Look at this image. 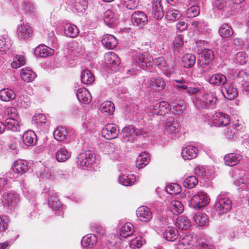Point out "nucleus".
Wrapping results in <instances>:
<instances>
[{
  "label": "nucleus",
  "mask_w": 249,
  "mask_h": 249,
  "mask_svg": "<svg viewBox=\"0 0 249 249\" xmlns=\"http://www.w3.org/2000/svg\"><path fill=\"white\" fill-rule=\"evenodd\" d=\"M157 218L159 222L158 233L168 241H175L178 237V231L175 228L168 226L167 204L164 200H157Z\"/></svg>",
  "instance_id": "nucleus-1"
},
{
  "label": "nucleus",
  "mask_w": 249,
  "mask_h": 249,
  "mask_svg": "<svg viewBox=\"0 0 249 249\" xmlns=\"http://www.w3.org/2000/svg\"><path fill=\"white\" fill-rule=\"evenodd\" d=\"M30 167L29 163L25 160H18L15 161L9 172L10 178H16L25 174Z\"/></svg>",
  "instance_id": "nucleus-2"
},
{
  "label": "nucleus",
  "mask_w": 249,
  "mask_h": 249,
  "mask_svg": "<svg viewBox=\"0 0 249 249\" xmlns=\"http://www.w3.org/2000/svg\"><path fill=\"white\" fill-rule=\"evenodd\" d=\"M215 207L219 214L226 213L232 208L231 200L224 194H220L217 196Z\"/></svg>",
  "instance_id": "nucleus-3"
},
{
  "label": "nucleus",
  "mask_w": 249,
  "mask_h": 249,
  "mask_svg": "<svg viewBox=\"0 0 249 249\" xmlns=\"http://www.w3.org/2000/svg\"><path fill=\"white\" fill-rule=\"evenodd\" d=\"M165 132L171 139H173L179 132L180 125L177 120L172 116L166 117L164 124Z\"/></svg>",
  "instance_id": "nucleus-4"
},
{
  "label": "nucleus",
  "mask_w": 249,
  "mask_h": 249,
  "mask_svg": "<svg viewBox=\"0 0 249 249\" xmlns=\"http://www.w3.org/2000/svg\"><path fill=\"white\" fill-rule=\"evenodd\" d=\"M132 58L143 69H150L153 63L152 57L147 53L134 51L132 52Z\"/></svg>",
  "instance_id": "nucleus-5"
},
{
  "label": "nucleus",
  "mask_w": 249,
  "mask_h": 249,
  "mask_svg": "<svg viewBox=\"0 0 249 249\" xmlns=\"http://www.w3.org/2000/svg\"><path fill=\"white\" fill-rule=\"evenodd\" d=\"M210 202V198L206 193L198 192L191 199V204L195 209H200L206 206Z\"/></svg>",
  "instance_id": "nucleus-6"
},
{
  "label": "nucleus",
  "mask_w": 249,
  "mask_h": 249,
  "mask_svg": "<svg viewBox=\"0 0 249 249\" xmlns=\"http://www.w3.org/2000/svg\"><path fill=\"white\" fill-rule=\"evenodd\" d=\"M120 171L121 175L118 178L119 183L125 186L132 185L136 181V177L133 174L128 173L130 167L123 166Z\"/></svg>",
  "instance_id": "nucleus-7"
},
{
  "label": "nucleus",
  "mask_w": 249,
  "mask_h": 249,
  "mask_svg": "<svg viewBox=\"0 0 249 249\" xmlns=\"http://www.w3.org/2000/svg\"><path fill=\"white\" fill-rule=\"evenodd\" d=\"M3 199L1 203L10 209L15 207L18 202L19 199L18 195L14 192H8L3 195Z\"/></svg>",
  "instance_id": "nucleus-8"
},
{
  "label": "nucleus",
  "mask_w": 249,
  "mask_h": 249,
  "mask_svg": "<svg viewBox=\"0 0 249 249\" xmlns=\"http://www.w3.org/2000/svg\"><path fill=\"white\" fill-rule=\"evenodd\" d=\"M95 161L93 154L90 151L80 153L77 157V163L81 167H88Z\"/></svg>",
  "instance_id": "nucleus-9"
},
{
  "label": "nucleus",
  "mask_w": 249,
  "mask_h": 249,
  "mask_svg": "<svg viewBox=\"0 0 249 249\" xmlns=\"http://www.w3.org/2000/svg\"><path fill=\"white\" fill-rule=\"evenodd\" d=\"M119 132L118 126L114 124L106 125L102 130V136L107 139L110 140L116 138Z\"/></svg>",
  "instance_id": "nucleus-10"
},
{
  "label": "nucleus",
  "mask_w": 249,
  "mask_h": 249,
  "mask_svg": "<svg viewBox=\"0 0 249 249\" xmlns=\"http://www.w3.org/2000/svg\"><path fill=\"white\" fill-rule=\"evenodd\" d=\"M217 97L214 92H205L202 96L201 107L203 108H213L217 102Z\"/></svg>",
  "instance_id": "nucleus-11"
},
{
  "label": "nucleus",
  "mask_w": 249,
  "mask_h": 249,
  "mask_svg": "<svg viewBox=\"0 0 249 249\" xmlns=\"http://www.w3.org/2000/svg\"><path fill=\"white\" fill-rule=\"evenodd\" d=\"M205 78L206 81L213 86H222L225 85L227 83V77L221 73L205 75Z\"/></svg>",
  "instance_id": "nucleus-12"
},
{
  "label": "nucleus",
  "mask_w": 249,
  "mask_h": 249,
  "mask_svg": "<svg viewBox=\"0 0 249 249\" xmlns=\"http://www.w3.org/2000/svg\"><path fill=\"white\" fill-rule=\"evenodd\" d=\"M213 124L218 127L227 126L230 122L229 116L224 113L217 112L212 117Z\"/></svg>",
  "instance_id": "nucleus-13"
},
{
  "label": "nucleus",
  "mask_w": 249,
  "mask_h": 249,
  "mask_svg": "<svg viewBox=\"0 0 249 249\" xmlns=\"http://www.w3.org/2000/svg\"><path fill=\"white\" fill-rule=\"evenodd\" d=\"M157 67L166 75H170L173 71L174 65L173 62H167L163 57L157 58Z\"/></svg>",
  "instance_id": "nucleus-14"
},
{
  "label": "nucleus",
  "mask_w": 249,
  "mask_h": 249,
  "mask_svg": "<svg viewBox=\"0 0 249 249\" xmlns=\"http://www.w3.org/2000/svg\"><path fill=\"white\" fill-rule=\"evenodd\" d=\"M104 58L105 63L112 71H115L120 64V58L115 53H107Z\"/></svg>",
  "instance_id": "nucleus-15"
},
{
  "label": "nucleus",
  "mask_w": 249,
  "mask_h": 249,
  "mask_svg": "<svg viewBox=\"0 0 249 249\" xmlns=\"http://www.w3.org/2000/svg\"><path fill=\"white\" fill-rule=\"evenodd\" d=\"M221 91L224 97L230 100L234 99L238 95L237 89L231 84L222 87L221 89Z\"/></svg>",
  "instance_id": "nucleus-16"
},
{
  "label": "nucleus",
  "mask_w": 249,
  "mask_h": 249,
  "mask_svg": "<svg viewBox=\"0 0 249 249\" xmlns=\"http://www.w3.org/2000/svg\"><path fill=\"white\" fill-rule=\"evenodd\" d=\"M198 152V150L196 147L188 145L182 150L181 156L185 160H191L196 157Z\"/></svg>",
  "instance_id": "nucleus-17"
},
{
  "label": "nucleus",
  "mask_w": 249,
  "mask_h": 249,
  "mask_svg": "<svg viewBox=\"0 0 249 249\" xmlns=\"http://www.w3.org/2000/svg\"><path fill=\"white\" fill-rule=\"evenodd\" d=\"M132 21L134 25L142 27L147 22V16L142 11H136L132 15Z\"/></svg>",
  "instance_id": "nucleus-18"
},
{
  "label": "nucleus",
  "mask_w": 249,
  "mask_h": 249,
  "mask_svg": "<svg viewBox=\"0 0 249 249\" xmlns=\"http://www.w3.org/2000/svg\"><path fill=\"white\" fill-rule=\"evenodd\" d=\"M136 214L140 220L144 222L149 221L152 218V213L149 209L144 206H141L137 210Z\"/></svg>",
  "instance_id": "nucleus-19"
},
{
  "label": "nucleus",
  "mask_w": 249,
  "mask_h": 249,
  "mask_svg": "<svg viewBox=\"0 0 249 249\" xmlns=\"http://www.w3.org/2000/svg\"><path fill=\"white\" fill-rule=\"evenodd\" d=\"M242 159V156L240 154L229 153L225 156L224 160L225 165L233 166L238 164Z\"/></svg>",
  "instance_id": "nucleus-20"
},
{
  "label": "nucleus",
  "mask_w": 249,
  "mask_h": 249,
  "mask_svg": "<svg viewBox=\"0 0 249 249\" xmlns=\"http://www.w3.org/2000/svg\"><path fill=\"white\" fill-rule=\"evenodd\" d=\"M32 29L28 24H20L17 30L18 36L22 38L30 37L32 34Z\"/></svg>",
  "instance_id": "nucleus-21"
},
{
  "label": "nucleus",
  "mask_w": 249,
  "mask_h": 249,
  "mask_svg": "<svg viewBox=\"0 0 249 249\" xmlns=\"http://www.w3.org/2000/svg\"><path fill=\"white\" fill-rule=\"evenodd\" d=\"M102 43L106 48L112 49L118 44V41L114 36L106 34L103 36Z\"/></svg>",
  "instance_id": "nucleus-22"
},
{
  "label": "nucleus",
  "mask_w": 249,
  "mask_h": 249,
  "mask_svg": "<svg viewBox=\"0 0 249 249\" xmlns=\"http://www.w3.org/2000/svg\"><path fill=\"white\" fill-rule=\"evenodd\" d=\"M79 32L78 28L74 24L66 23L64 26V33L67 37L75 38L78 36Z\"/></svg>",
  "instance_id": "nucleus-23"
},
{
  "label": "nucleus",
  "mask_w": 249,
  "mask_h": 249,
  "mask_svg": "<svg viewBox=\"0 0 249 249\" xmlns=\"http://www.w3.org/2000/svg\"><path fill=\"white\" fill-rule=\"evenodd\" d=\"M218 33L222 38H230L233 35L234 30L230 25L225 23L220 26Z\"/></svg>",
  "instance_id": "nucleus-24"
},
{
  "label": "nucleus",
  "mask_w": 249,
  "mask_h": 249,
  "mask_svg": "<svg viewBox=\"0 0 249 249\" xmlns=\"http://www.w3.org/2000/svg\"><path fill=\"white\" fill-rule=\"evenodd\" d=\"M76 95L80 102L88 104L91 101V96L89 92L85 88L79 89L77 91Z\"/></svg>",
  "instance_id": "nucleus-25"
},
{
  "label": "nucleus",
  "mask_w": 249,
  "mask_h": 249,
  "mask_svg": "<svg viewBox=\"0 0 249 249\" xmlns=\"http://www.w3.org/2000/svg\"><path fill=\"white\" fill-rule=\"evenodd\" d=\"M22 140L24 144L26 145H33L36 143L37 141L36 134L33 131H27L22 136Z\"/></svg>",
  "instance_id": "nucleus-26"
},
{
  "label": "nucleus",
  "mask_w": 249,
  "mask_h": 249,
  "mask_svg": "<svg viewBox=\"0 0 249 249\" xmlns=\"http://www.w3.org/2000/svg\"><path fill=\"white\" fill-rule=\"evenodd\" d=\"M53 53V49L43 45H39L35 50V54L40 57H46L52 55Z\"/></svg>",
  "instance_id": "nucleus-27"
},
{
  "label": "nucleus",
  "mask_w": 249,
  "mask_h": 249,
  "mask_svg": "<svg viewBox=\"0 0 249 249\" xmlns=\"http://www.w3.org/2000/svg\"><path fill=\"white\" fill-rule=\"evenodd\" d=\"M133 133V126L129 125L124 127L121 134V139L125 142H133L134 141Z\"/></svg>",
  "instance_id": "nucleus-28"
},
{
  "label": "nucleus",
  "mask_w": 249,
  "mask_h": 249,
  "mask_svg": "<svg viewBox=\"0 0 249 249\" xmlns=\"http://www.w3.org/2000/svg\"><path fill=\"white\" fill-rule=\"evenodd\" d=\"M170 211L174 215H178L182 213L184 207L181 202L178 200L171 201L168 205Z\"/></svg>",
  "instance_id": "nucleus-29"
},
{
  "label": "nucleus",
  "mask_w": 249,
  "mask_h": 249,
  "mask_svg": "<svg viewBox=\"0 0 249 249\" xmlns=\"http://www.w3.org/2000/svg\"><path fill=\"white\" fill-rule=\"evenodd\" d=\"M97 241V238L94 234H89L82 238L81 245L84 247L92 248Z\"/></svg>",
  "instance_id": "nucleus-30"
},
{
  "label": "nucleus",
  "mask_w": 249,
  "mask_h": 249,
  "mask_svg": "<svg viewBox=\"0 0 249 249\" xmlns=\"http://www.w3.org/2000/svg\"><path fill=\"white\" fill-rule=\"evenodd\" d=\"M15 97V92L10 89H3L0 90V99L2 101H9Z\"/></svg>",
  "instance_id": "nucleus-31"
},
{
  "label": "nucleus",
  "mask_w": 249,
  "mask_h": 249,
  "mask_svg": "<svg viewBox=\"0 0 249 249\" xmlns=\"http://www.w3.org/2000/svg\"><path fill=\"white\" fill-rule=\"evenodd\" d=\"M21 79L25 82L33 81L36 77V74L31 69H21L20 71Z\"/></svg>",
  "instance_id": "nucleus-32"
},
{
  "label": "nucleus",
  "mask_w": 249,
  "mask_h": 249,
  "mask_svg": "<svg viewBox=\"0 0 249 249\" xmlns=\"http://www.w3.org/2000/svg\"><path fill=\"white\" fill-rule=\"evenodd\" d=\"M103 18L105 24L111 27H113L117 22V19L111 10H108L105 12Z\"/></svg>",
  "instance_id": "nucleus-33"
},
{
  "label": "nucleus",
  "mask_w": 249,
  "mask_h": 249,
  "mask_svg": "<svg viewBox=\"0 0 249 249\" xmlns=\"http://www.w3.org/2000/svg\"><path fill=\"white\" fill-rule=\"evenodd\" d=\"M134 232L133 225L129 222H127L121 228L120 231V235L123 238H126L132 235Z\"/></svg>",
  "instance_id": "nucleus-34"
},
{
  "label": "nucleus",
  "mask_w": 249,
  "mask_h": 249,
  "mask_svg": "<svg viewBox=\"0 0 249 249\" xmlns=\"http://www.w3.org/2000/svg\"><path fill=\"white\" fill-rule=\"evenodd\" d=\"M193 218L196 224L201 227L208 225L209 219L206 214L199 213H195L194 214Z\"/></svg>",
  "instance_id": "nucleus-35"
},
{
  "label": "nucleus",
  "mask_w": 249,
  "mask_h": 249,
  "mask_svg": "<svg viewBox=\"0 0 249 249\" xmlns=\"http://www.w3.org/2000/svg\"><path fill=\"white\" fill-rule=\"evenodd\" d=\"M182 62L183 67L191 68L195 64L196 56L193 54L187 53L182 57Z\"/></svg>",
  "instance_id": "nucleus-36"
},
{
  "label": "nucleus",
  "mask_w": 249,
  "mask_h": 249,
  "mask_svg": "<svg viewBox=\"0 0 249 249\" xmlns=\"http://www.w3.org/2000/svg\"><path fill=\"white\" fill-rule=\"evenodd\" d=\"M149 158L148 153H142L138 157L136 164L138 168H142L149 162Z\"/></svg>",
  "instance_id": "nucleus-37"
},
{
  "label": "nucleus",
  "mask_w": 249,
  "mask_h": 249,
  "mask_svg": "<svg viewBox=\"0 0 249 249\" xmlns=\"http://www.w3.org/2000/svg\"><path fill=\"white\" fill-rule=\"evenodd\" d=\"M68 135L67 129L63 126H58L53 131V136L58 141H62L65 140Z\"/></svg>",
  "instance_id": "nucleus-38"
},
{
  "label": "nucleus",
  "mask_w": 249,
  "mask_h": 249,
  "mask_svg": "<svg viewBox=\"0 0 249 249\" xmlns=\"http://www.w3.org/2000/svg\"><path fill=\"white\" fill-rule=\"evenodd\" d=\"M71 154L65 148H61L55 153V158L59 162H64L69 159Z\"/></svg>",
  "instance_id": "nucleus-39"
},
{
  "label": "nucleus",
  "mask_w": 249,
  "mask_h": 249,
  "mask_svg": "<svg viewBox=\"0 0 249 249\" xmlns=\"http://www.w3.org/2000/svg\"><path fill=\"white\" fill-rule=\"evenodd\" d=\"M170 106L172 107L173 111L178 114L182 113L185 107L184 101L181 100H172Z\"/></svg>",
  "instance_id": "nucleus-40"
},
{
  "label": "nucleus",
  "mask_w": 249,
  "mask_h": 249,
  "mask_svg": "<svg viewBox=\"0 0 249 249\" xmlns=\"http://www.w3.org/2000/svg\"><path fill=\"white\" fill-rule=\"evenodd\" d=\"M6 128L13 132L20 131V125L16 119H6L5 120Z\"/></svg>",
  "instance_id": "nucleus-41"
},
{
  "label": "nucleus",
  "mask_w": 249,
  "mask_h": 249,
  "mask_svg": "<svg viewBox=\"0 0 249 249\" xmlns=\"http://www.w3.org/2000/svg\"><path fill=\"white\" fill-rule=\"evenodd\" d=\"M81 78L82 82L87 85L91 84L95 80L93 74L87 69L83 71L81 75Z\"/></svg>",
  "instance_id": "nucleus-42"
},
{
  "label": "nucleus",
  "mask_w": 249,
  "mask_h": 249,
  "mask_svg": "<svg viewBox=\"0 0 249 249\" xmlns=\"http://www.w3.org/2000/svg\"><path fill=\"white\" fill-rule=\"evenodd\" d=\"M100 109L101 112L105 113L106 115H109L113 113L115 107L112 102L106 101L101 105Z\"/></svg>",
  "instance_id": "nucleus-43"
},
{
  "label": "nucleus",
  "mask_w": 249,
  "mask_h": 249,
  "mask_svg": "<svg viewBox=\"0 0 249 249\" xmlns=\"http://www.w3.org/2000/svg\"><path fill=\"white\" fill-rule=\"evenodd\" d=\"M87 0H74L73 3V8L78 12L83 13L88 7Z\"/></svg>",
  "instance_id": "nucleus-44"
},
{
  "label": "nucleus",
  "mask_w": 249,
  "mask_h": 249,
  "mask_svg": "<svg viewBox=\"0 0 249 249\" xmlns=\"http://www.w3.org/2000/svg\"><path fill=\"white\" fill-rule=\"evenodd\" d=\"M198 180L196 177L191 176L185 179L183 183V185L185 188L190 189L195 187L198 184Z\"/></svg>",
  "instance_id": "nucleus-45"
},
{
  "label": "nucleus",
  "mask_w": 249,
  "mask_h": 249,
  "mask_svg": "<svg viewBox=\"0 0 249 249\" xmlns=\"http://www.w3.org/2000/svg\"><path fill=\"white\" fill-rule=\"evenodd\" d=\"M170 105L166 101H160L158 103L157 115H163L170 110Z\"/></svg>",
  "instance_id": "nucleus-46"
},
{
  "label": "nucleus",
  "mask_w": 249,
  "mask_h": 249,
  "mask_svg": "<svg viewBox=\"0 0 249 249\" xmlns=\"http://www.w3.org/2000/svg\"><path fill=\"white\" fill-rule=\"evenodd\" d=\"M177 224L179 229L182 230H187L191 226V224L188 218L185 216H181L177 219Z\"/></svg>",
  "instance_id": "nucleus-47"
},
{
  "label": "nucleus",
  "mask_w": 249,
  "mask_h": 249,
  "mask_svg": "<svg viewBox=\"0 0 249 249\" xmlns=\"http://www.w3.org/2000/svg\"><path fill=\"white\" fill-rule=\"evenodd\" d=\"M165 190L168 194L175 195L180 193L181 188L178 184L172 183L166 186Z\"/></svg>",
  "instance_id": "nucleus-48"
},
{
  "label": "nucleus",
  "mask_w": 249,
  "mask_h": 249,
  "mask_svg": "<svg viewBox=\"0 0 249 249\" xmlns=\"http://www.w3.org/2000/svg\"><path fill=\"white\" fill-rule=\"evenodd\" d=\"M145 244V240L141 236H137L131 240L130 247L132 249H140Z\"/></svg>",
  "instance_id": "nucleus-49"
},
{
  "label": "nucleus",
  "mask_w": 249,
  "mask_h": 249,
  "mask_svg": "<svg viewBox=\"0 0 249 249\" xmlns=\"http://www.w3.org/2000/svg\"><path fill=\"white\" fill-rule=\"evenodd\" d=\"M51 194L52 196L48 198L49 205L53 209L57 210L60 208V202L56 196L53 195V192H50L49 196H50Z\"/></svg>",
  "instance_id": "nucleus-50"
},
{
  "label": "nucleus",
  "mask_w": 249,
  "mask_h": 249,
  "mask_svg": "<svg viewBox=\"0 0 249 249\" xmlns=\"http://www.w3.org/2000/svg\"><path fill=\"white\" fill-rule=\"evenodd\" d=\"M202 57L204 59V63L206 64L211 62L214 59V53L212 50L204 49L202 51Z\"/></svg>",
  "instance_id": "nucleus-51"
},
{
  "label": "nucleus",
  "mask_w": 249,
  "mask_h": 249,
  "mask_svg": "<svg viewBox=\"0 0 249 249\" xmlns=\"http://www.w3.org/2000/svg\"><path fill=\"white\" fill-rule=\"evenodd\" d=\"M181 16V14L179 11L171 9L167 12L165 18L168 20H175L178 19Z\"/></svg>",
  "instance_id": "nucleus-52"
},
{
  "label": "nucleus",
  "mask_w": 249,
  "mask_h": 249,
  "mask_svg": "<svg viewBox=\"0 0 249 249\" xmlns=\"http://www.w3.org/2000/svg\"><path fill=\"white\" fill-rule=\"evenodd\" d=\"M106 149L109 154L114 155L115 158H117L120 155V147L119 145L110 143L106 147Z\"/></svg>",
  "instance_id": "nucleus-53"
},
{
  "label": "nucleus",
  "mask_w": 249,
  "mask_h": 249,
  "mask_svg": "<svg viewBox=\"0 0 249 249\" xmlns=\"http://www.w3.org/2000/svg\"><path fill=\"white\" fill-rule=\"evenodd\" d=\"M235 185L238 190H247L249 187V180L245 178H239L234 181Z\"/></svg>",
  "instance_id": "nucleus-54"
},
{
  "label": "nucleus",
  "mask_w": 249,
  "mask_h": 249,
  "mask_svg": "<svg viewBox=\"0 0 249 249\" xmlns=\"http://www.w3.org/2000/svg\"><path fill=\"white\" fill-rule=\"evenodd\" d=\"M47 119L44 114L36 113L34 115L33 118V123L38 126H41L46 123Z\"/></svg>",
  "instance_id": "nucleus-55"
},
{
  "label": "nucleus",
  "mask_w": 249,
  "mask_h": 249,
  "mask_svg": "<svg viewBox=\"0 0 249 249\" xmlns=\"http://www.w3.org/2000/svg\"><path fill=\"white\" fill-rule=\"evenodd\" d=\"M200 13V8L197 5H192L186 11V15L189 18H194Z\"/></svg>",
  "instance_id": "nucleus-56"
},
{
  "label": "nucleus",
  "mask_w": 249,
  "mask_h": 249,
  "mask_svg": "<svg viewBox=\"0 0 249 249\" xmlns=\"http://www.w3.org/2000/svg\"><path fill=\"white\" fill-rule=\"evenodd\" d=\"M24 57L22 55H17L11 63V66L13 68L17 69L25 64Z\"/></svg>",
  "instance_id": "nucleus-57"
},
{
  "label": "nucleus",
  "mask_w": 249,
  "mask_h": 249,
  "mask_svg": "<svg viewBox=\"0 0 249 249\" xmlns=\"http://www.w3.org/2000/svg\"><path fill=\"white\" fill-rule=\"evenodd\" d=\"M235 224L240 228L239 231L249 234V219L244 222L240 220H236Z\"/></svg>",
  "instance_id": "nucleus-58"
},
{
  "label": "nucleus",
  "mask_w": 249,
  "mask_h": 249,
  "mask_svg": "<svg viewBox=\"0 0 249 249\" xmlns=\"http://www.w3.org/2000/svg\"><path fill=\"white\" fill-rule=\"evenodd\" d=\"M235 60L236 63L241 65H244L248 61V57L245 52H240L236 54Z\"/></svg>",
  "instance_id": "nucleus-59"
},
{
  "label": "nucleus",
  "mask_w": 249,
  "mask_h": 249,
  "mask_svg": "<svg viewBox=\"0 0 249 249\" xmlns=\"http://www.w3.org/2000/svg\"><path fill=\"white\" fill-rule=\"evenodd\" d=\"M4 114L8 117L7 119H15L17 118L18 112L15 108L9 107L5 109Z\"/></svg>",
  "instance_id": "nucleus-60"
},
{
  "label": "nucleus",
  "mask_w": 249,
  "mask_h": 249,
  "mask_svg": "<svg viewBox=\"0 0 249 249\" xmlns=\"http://www.w3.org/2000/svg\"><path fill=\"white\" fill-rule=\"evenodd\" d=\"M123 5L128 9L134 10L139 4V0H121Z\"/></svg>",
  "instance_id": "nucleus-61"
},
{
  "label": "nucleus",
  "mask_w": 249,
  "mask_h": 249,
  "mask_svg": "<svg viewBox=\"0 0 249 249\" xmlns=\"http://www.w3.org/2000/svg\"><path fill=\"white\" fill-rule=\"evenodd\" d=\"M39 177L42 178L51 180L55 179L54 172L49 169H45L39 173Z\"/></svg>",
  "instance_id": "nucleus-62"
},
{
  "label": "nucleus",
  "mask_w": 249,
  "mask_h": 249,
  "mask_svg": "<svg viewBox=\"0 0 249 249\" xmlns=\"http://www.w3.org/2000/svg\"><path fill=\"white\" fill-rule=\"evenodd\" d=\"M23 8L27 12L33 14L35 12V7L33 4L29 0H24L23 3Z\"/></svg>",
  "instance_id": "nucleus-63"
},
{
  "label": "nucleus",
  "mask_w": 249,
  "mask_h": 249,
  "mask_svg": "<svg viewBox=\"0 0 249 249\" xmlns=\"http://www.w3.org/2000/svg\"><path fill=\"white\" fill-rule=\"evenodd\" d=\"M199 249H215V247L210 241L206 240L199 243Z\"/></svg>",
  "instance_id": "nucleus-64"
}]
</instances>
